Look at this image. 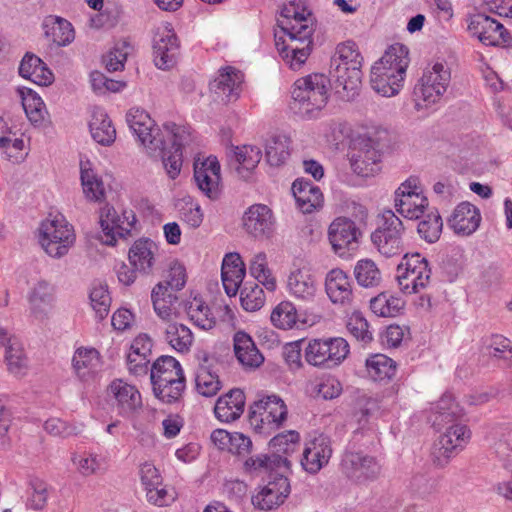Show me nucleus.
Returning <instances> with one entry per match:
<instances>
[{
	"label": "nucleus",
	"instance_id": "nucleus-1",
	"mask_svg": "<svg viewBox=\"0 0 512 512\" xmlns=\"http://www.w3.org/2000/svg\"><path fill=\"white\" fill-rule=\"evenodd\" d=\"M126 120L149 153L162 157L168 176L171 179L177 178L182 168V149L191 141L189 130L175 123H165L160 130L150 115L139 108L130 109Z\"/></svg>",
	"mask_w": 512,
	"mask_h": 512
},
{
	"label": "nucleus",
	"instance_id": "nucleus-2",
	"mask_svg": "<svg viewBox=\"0 0 512 512\" xmlns=\"http://www.w3.org/2000/svg\"><path fill=\"white\" fill-rule=\"evenodd\" d=\"M278 25L287 37L282 47L277 43L278 50L290 68L298 70L306 62L312 49V13L303 3L291 1L282 8Z\"/></svg>",
	"mask_w": 512,
	"mask_h": 512
},
{
	"label": "nucleus",
	"instance_id": "nucleus-3",
	"mask_svg": "<svg viewBox=\"0 0 512 512\" xmlns=\"http://www.w3.org/2000/svg\"><path fill=\"white\" fill-rule=\"evenodd\" d=\"M409 50L400 43L392 44L371 68L370 83L384 97L399 93L409 65Z\"/></svg>",
	"mask_w": 512,
	"mask_h": 512
},
{
	"label": "nucleus",
	"instance_id": "nucleus-4",
	"mask_svg": "<svg viewBox=\"0 0 512 512\" xmlns=\"http://www.w3.org/2000/svg\"><path fill=\"white\" fill-rule=\"evenodd\" d=\"M328 85L329 79L319 73L297 79L291 93L300 113L312 118L321 111L328 101Z\"/></svg>",
	"mask_w": 512,
	"mask_h": 512
},
{
	"label": "nucleus",
	"instance_id": "nucleus-5",
	"mask_svg": "<svg viewBox=\"0 0 512 512\" xmlns=\"http://www.w3.org/2000/svg\"><path fill=\"white\" fill-rule=\"evenodd\" d=\"M288 408L278 395H264L250 407L249 422L260 434H271L287 419Z\"/></svg>",
	"mask_w": 512,
	"mask_h": 512
},
{
	"label": "nucleus",
	"instance_id": "nucleus-6",
	"mask_svg": "<svg viewBox=\"0 0 512 512\" xmlns=\"http://www.w3.org/2000/svg\"><path fill=\"white\" fill-rule=\"evenodd\" d=\"M75 242V234L63 215H50L40 226V243L45 252L54 258L66 255Z\"/></svg>",
	"mask_w": 512,
	"mask_h": 512
},
{
	"label": "nucleus",
	"instance_id": "nucleus-7",
	"mask_svg": "<svg viewBox=\"0 0 512 512\" xmlns=\"http://www.w3.org/2000/svg\"><path fill=\"white\" fill-rule=\"evenodd\" d=\"M404 226L391 210L384 211L379 226L371 234V242L384 258L400 256L404 251Z\"/></svg>",
	"mask_w": 512,
	"mask_h": 512
},
{
	"label": "nucleus",
	"instance_id": "nucleus-8",
	"mask_svg": "<svg viewBox=\"0 0 512 512\" xmlns=\"http://www.w3.org/2000/svg\"><path fill=\"white\" fill-rule=\"evenodd\" d=\"M396 279L403 293H419L431 282L428 260L420 253H406L397 265Z\"/></svg>",
	"mask_w": 512,
	"mask_h": 512
},
{
	"label": "nucleus",
	"instance_id": "nucleus-9",
	"mask_svg": "<svg viewBox=\"0 0 512 512\" xmlns=\"http://www.w3.org/2000/svg\"><path fill=\"white\" fill-rule=\"evenodd\" d=\"M349 351L342 337L312 339L305 348V360L312 366L331 369L341 364Z\"/></svg>",
	"mask_w": 512,
	"mask_h": 512
},
{
	"label": "nucleus",
	"instance_id": "nucleus-10",
	"mask_svg": "<svg viewBox=\"0 0 512 512\" xmlns=\"http://www.w3.org/2000/svg\"><path fill=\"white\" fill-rule=\"evenodd\" d=\"M466 22L470 36L485 46L497 47L512 42L509 31L499 21L484 13L469 15Z\"/></svg>",
	"mask_w": 512,
	"mask_h": 512
},
{
	"label": "nucleus",
	"instance_id": "nucleus-11",
	"mask_svg": "<svg viewBox=\"0 0 512 512\" xmlns=\"http://www.w3.org/2000/svg\"><path fill=\"white\" fill-rule=\"evenodd\" d=\"M451 74L449 68L442 63H436L424 71L414 94L417 100H422L427 105L438 102L447 90Z\"/></svg>",
	"mask_w": 512,
	"mask_h": 512
},
{
	"label": "nucleus",
	"instance_id": "nucleus-12",
	"mask_svg": "<svg viewBox=\"0 0 512 512\" xmlns=\"http://www.w3.org/2000/svg\"><path fill=\"white\" fill-rule=\"evenodd\" d=\"M432 448V459L438 467L446 466L450 459L457 454L458 449L470 439V430L463 424H453L445 428Z\"/></svg>",
	"mask_w": 512,
	"mask_h": 512
},
{
	"label": "nucleus",
	"instance_id": "nucleus-13",
	"mask_svg": "<svg viewBox=\"0 0 512 512\" xmlns=\"http://www.w3.org/2000/svg\"><path fill=\"white\" fill-rule=\"evenodd\" d=\"M328 237L333 251L343 257L357 248L362 231L351 218L341 216L330 224Z\"/></svg>",
	"mask_w": 512,
	"mask_h": 512
},
{
	"label": "nucleus",
	"instance_id": "nucleus-14",
	"mask_svg": "<svg viewBox=\"0 0 512 512\" xmlns=\"http://www.w3.org/2000/svg\"><path fill=\"white\" fill-rule=\"evenodd\" d=\"M345 475L357 484L376 481L382 472L379 462L372 456L360 452H348L342 459Z\"/></svg>",
	"mask_w": 512,
	"mask_h": 512
},
{
	"label": "nucleus",
	"instance_id": "nucleus-15",
	"mask_svg": "<svg viewBox=\"0 0 512 512\" xmlns=\"http://www.w3.org/2000/svg\"><path fill=\"white\" fill-rule=\"evenodd\" d=\"M179 55V42L174 30L163 25L157 28L154 36V63L159 69H170L176 64Z\"/></svg>",
	"mask_w": 512,
	"mask_h": 512
},
{
	"label": "nucleus",
	"instance_id": "nucleus-16",
	"mask_svg": "<svg viewBox=\"0 0 512 512\" xmlns=\"http://www.w3.org/2000/svg\"><path fill=\"white\" fill-rule=\"evenodd\" d=\"M135 222L136 217L132 210H124L119 215L113 207L108 205L101 209L99 223L108 238L105 242L109 245L115 243L116 237L128 235Z\"/></svg>",
	"mask_w": 512,
	"mask_h": 512
},
{
	"label": "nucleus",
	"instance_id": "nucleus-17",
	"mask_svg": "<svg viewBox=\"0 0 512 512\" xmlns=\"http://www.w3.org/2000/svg\"><path fill=\"white\" fill-rule=\"evenodd\" d=\"M194 179L199 190L210 199L220 195V164L216 157L210 156L194 162Z\"/></svg>",
	"mask_w": 512,
	"mask_h": 512
},
{
	"label": "nucleus",
	"instance_id": "nucleus-18",
	"mask_svg": "<svg viewBox=\"0 0 512 512\" xmlns=\"http://www.w3.org/2000/svg\"><path fill=\"white\" fill-rule=\"evenodd\" d=\"M353 171L362 177L373 176L380 170V154L370 139L356 143L350 153Z\"/></svg>",
	"mask_w": 512,
	"mask_h": 512
},
{
	"label": "nucleus",
	"instance_id": "nucleus-19",
	"mask_svg": "<svg viewBox=\"0 0 512 512\" xmlns=\"http://www.w3.org/2000/svg\"><path fill=\"white\" fill-rule=\"evenodd\" d=\"M198 368L195 385L197 392L204 397H213L221 389L222 384L215 371L216 359L206 351L197 353Z\"/></svg>",
	"mask_w": 512,
	"mask_h": 512
},
{
	"label": "nucleus",
	"instance_id": "nucleus-20",
	"mask_svg": "<svg viewBox=\"0 0 512 512\" xmlns=\"http://www.w3.org/2000/svg\"><path fill=\"white\" fill-rule=\"evenodd\" d=\"M331 455L330 440L324 435H319L305 443L300 464L306 472L316 474L328 464Z\"/></svg>",
	"mask_w": 512,
	"mask_h": 512
},
{
	"label": "nucleus",
	"instance_id": "nucleus-21",
	"mask_svg": "<svg viewBox=\"0 0 512 512\" xmlns=\"http://www.w3.org/2000/svg\"><path fill=\"white\" fill-rule=\"evenodd\" d=\"M242 82L243 75L240 71L226 67L219 70L218 75L210 83V90L216 100L229 103L240 96Z\"/></svg>",
	"mask_w": 512,
	"mask_h": 512
},
{
	"label": "nucleus",
	"instance_id": "nucleus-22",
	"mask_svg": "<svg viewBox=\"0 0 512 512\" xmlns=\"http://www.w3.org/2000/svg\"><path fill=\"white\" fill-rule=\"evenodd\" d=\"M243 228L254 238L269 237L274 228V217L271 209L264 204H254L244 213Z\"/></svg>",
	"mask_w": 512,
	"mask_h": 512
},
{
	"label": "nucleus",
	"instance_id": "nucleus-23",
	"mask_svg": "<svg viewBox=\"0 0 512 512\" xmlns=\"http://www.w3.org/2000/svg\"><path fill=\"white\" fill-rule=\"evenodd\" d=\"M325 291L330 301L343 307L351 306L354 295L349 276L341 269L329 271L325 278Z\"/></svg>",
	"mask_w": 512,
	"mask_h": 512
},
{
	"label": "nucleus",
	"instance_id": "nucleus-24",
	"mask_svg": "<svg viewBox=\"0 0 512 512\" xmlns=\"http://www.w3.org/2000/svg\"><path fill=\"white\" fill-rule=\"evenodd\" d=\"M108 394L115 400L119 414L130 416L142 407L140 392L133 385L121 379H115L108 387Z\"/></svg>",
	"mask_w": 512,
	"mask_h": 512
},
{
	"label": "nucleus",
	"instance_id": "nucleus-25",
	"mask_svg": "<svg viewBox=\"0 0 512 512\" xmlns=\"http://www.w3.org/2000/svg\"><path fill=\"white\" fill-rule=\"evenodd\" d=\"M290 493V483L284 476L276 477L252 497V503L261 510H271L281 505Z\"/></svg>",
	"mask_w": 512,
	"mask_h": 512
},
{
	"label": "nucleus",
	"instance_id": "nucleus-26",
	"mask_svg": "<svg viewBox=\"0 0 512 512\" xmlns=\"http://www.w3.org/2000/svg\"><path fill=\"white\" fill-rule=\"evenodd\" d=\"M481 215L479 209L469 202H462L454 209L448 220L453 231L462 236L473 234L479 227Z\"/></svg>",
	"mask_w": 512,
	"mask_h": 512
},
{
	"label": "nucleus",
	"instance_id": "nucleus-27",
	"mask_svg": "<svg viewBox=\"0 0 512 512\" xmlns=\"http://www.w3.org/2000/svg\"><path fill=\"white\" fill-rule=\"evenodd\" d=\"M158 246L148 238L136 240L129 249L130 264L140 273L150 274L157 262Z\"/></svg>",
	"mask_w": 512,
	"mask_h": 512
},
{
	"label": "nucleus",
	"instance_id": "nucleus-28",
	"mask_svg": "<svg viewBox=\"0 0 512 512\" xmlns=\"http://www.w3.org/2000/svg\"><path fill=\"white\" fill-rule=\"evenodd\" d=\"M30 310L33 317L39 321L49 318L54 308V288L46 281H39L29 295Z\"/></svg>",
	"mask_w": 512,
	"mask_h": 512
},
{
	"label": "nucleus",
	"instance_id": "nucleus-29",
	"mask_svg": "<svg viewBox=\"0 0 512 512\" xmlns=\"http://www.w3.org/2000/svg\"><path fill=\"white\" fill-rule=\"evenodd\" d=\"M245 274V265L238 253L225 255L222 262L221 277L224 290L228 296L232 297L237 294Z\"/></svg>",
	"mask_w": 512,
	"mask_h": 512
},
{
	"label": "nucleus",
	"instance_id": "nucleus-30",
	"mask_svg": "<svg viewBox=\"0 0 512 512\" xmlns=\"http://www.w3.org/2000/svg\"><path fill=\"white\" fill-rule=\"evenodd\" d=\"M463 415V409L455 402L453 396L445 394L434 405L430 421L435 428L441 430L453 424H460L458 421Z\"/></svg>",
	"mask_w": 512,
	"mask_h": 512
},
{
	"label": "nucleus",
	"instance_id": "nucleus-31",
	"mask_svg": "<svg viewBox=\"0 0 512 512\" xmlns=\"http://www.w3.org/2000/svg\"><path fill=\"white\" fill-rule=\"evenodd\" d=\"M234 353L239 363L246 369L258 368L264 357L256 347L251 336L244 331H237L233 337Z\"/></svg>",
	"mask_w": 512,
	"mask_h": 512
},
{
	"label": "nucleus",
	"instance_id": "nucleus-32",
	"mask_svg": "<svg viewBox=\"0 0 512 512\" xmlns=\"http://www.w3.org/2000/svg\"><path fill=\"white\" fill-rule=\"evenodd\" d=\"M331 76L336 92L342 97L350 98L356 94L361 84L362 70L358 67L333 64Z\"/></svg>",
	"mask_w": 512,
	"mask_h": 512
},
{
	"label": "nucleus",
	"instance_id": "nucleus-33",
	"mask_svg": "<svg viewBox=\"0 0 512 512\" xmlns=\"http://www.w3.org/2000/svg\"><path fill=\"white\" fill-rule=\"evenodd\" d=\"M245 395L240 389H232L218 398L214 413L222 422H232L238 419L244 411Z\"/></svg>",
	"mask_w": 512,
	"mask_h": 512
},
{
	"label": "nucleus",
	"instance_id": "nucleus-34",
	"mask_svg": "<svg viewBox=\"0 0 512 512\" xmlns=\"http://www.w3.org/2000/svg\"><path fill=\"white\" fill-rule=\"evenodd\" d=\"M287 290L297 300L308 302L314 299L317 286L314 277L305 269H295L287 278Z\"/></svg>",
	"mask_w": 512,
	"mask_h": 512
},
{
	"label": "nucleus",
	"instance_id": "nucleus-35",
	"mask_svg": "<svg viewBox=\"0 0 512 512\" xmlns=\"http://www.w3.org/2000/svg\"><path fill=\"white\" fill-rule=\"evenodd\" d=\"M292 192L298 208L305 214L322 206L323 195L320 188L309 181L297 179L292 185Z\"/></svg>",
	"mask_w": 512,
	"mask_h": 512
},
{
	"label": "nucleus",
	"instance_id": "nucleus-36",
	"mask_svg": "<svg viewBox=\"0 0 512 512\" xmlns=\"http://www.w3.org/2000/svg\"><path fill=\"white\" fill-rule=\"evenodd\" d=\"M19 74L40 86H47L54 79L53 73L46 67L45 63L32 54L24 56L19 66Z\"/></svg>",
	"mask_w": 512,
	"mask_h": 512
},
{
	"label": "nucleus",
	"instance_id": "nucleus-37",
	"mask_svg": "<svg viewBox=\"0 0 512 512\" xmlns=\"http://www.w3.org/2000/svg\"><path fill=\"white\" fill-rule=\"evenodd\" d=\"M93 139L104 146L111 145L116 138V130L107 113L99 107H95L89 123Z\"/></svg>",
	"mask_w": 512,
	"mask_h": 512
},
{
	"label": "nucleus",
	"instance_id": "nucleus-38",
	"mask_svg": "<svg viewBox=\"0 0 512 512\" xmlns=\"http://www.w3.org/2000/svg\"><path fill=\"white\" fill-rule=\"evenodd\" d=\"M152 383L185 381L180 363L172 356H161L151 368Z\"/></svg>",
	"mask_w": 512,
	"mask_h": 512
},
{
	"label": "nucleus",
	"instance_id": "nucleus-39",
	"mask_svg": "<svg viewBox=\"0 0 512 512\" xmlns=\"http://www.w3.org/2000/svg\"><path fill=\"white\" fill-rule=\"evenodd\" d=\"M43 28L46 38L58 46H65L74 39V30L69 21L57 16L45 18Z\"/></svg>",
	"mask_w": 512,
	"mask_h": 512
},
{
	"label": "nucleus",
	"instance_id": "nucleus-40",
	"mask_svg": "<svg viewBox=\"0 0 512 512\" xmlns=\"http://www.w3.org/2000/svg\"><path fill=\"white\" fill-rule=\"evenodd\" d=\"M164 338L174 350L180 353L189 352L194 342V335L190 328L176 321L166 323Z\"/></svg>",
	"mask_w": 512,
	"mask_h": 512
},
{
	"label": "nucleus",
	"instance_id": "nucleus-41",
	"mask_svg": "<svg viewBox=\"0 0 512 512\" xmlns=\"http://www.w3.org/2000/svg\"><path fill=\"white\" fill-rule=\"evenodd\" d=\"M291 139L283 134L270 136L265 142V159L270 166L283 165L290 156Z\"/></svg>",
	"mask_w": 512,
	"mask_h": 512
},
{
	"label": "nucleus",
	"instance_id": "nucleus-42",
	"mask_svg": "<svg viewBox=\"0 0 512 512\" xmlns=\"http://www.w3.org/2000/svg\"><path fill=\"white\" fill-rule=\"evenodd\" d=\"M290 461L280 455H257L250 457L244 462L245 472L252 475L267 473L282 467L289 468Z\"/></svg>",
	"mask_w": 512,
	"mask_h": 512
},
{
	"label": "nucleus",
	"instance_id": "nucleus-43",
	"mask_svg": "<svg viewBox=\"0 0 512 512\" xmlns=\"http://www.w3.org/2000/svg\"><path fill=\"white\" fill-rule=\"evenodd\" d=\"M185 311L193 324L200 329L210 330L216 325V317L210 307L200 298H193L185 305Z\"/></svg>",
	"mask_w": 512,
	"mask_h": 512
},
{
	"label": "nucleus",
	"instance_id": "nucleus-44",
	"mask_svg": "<svg viewBox=\"0 0 512 512\" xmlns=\"http://www.w3.org/2000/svg\"><path fill=\"white\" fill-rule=\"evenodd\" d=\"M72 364L76 374L81 379H86L99 368V353L94 348H78L73 355Z\"/></svg>",
	"mask_w": 512,
	"mask_h": 512
},
{
	"label": "nucleus",
	"instance_id": "nucleus-45",
	"mask_svg": "<svg viewBox=\"0 0 512 512\" xmlns=\"http://www.w3.org/2000/svg\"><path fill=\"white\" fill-rule=\"evenodd\" d=\"M368 375L374 381L392 379L397 370L396 362L384 354H374L366 359Z\"/></svg>",
	"mask_w": 512,
	"mask_h": 512
},
{
	"label": "nucleus",
	"instance_id": "nucleus-46",
	"mask_svg": "<svg viewBox=\"0 0 512 512\" xmlns=\"http://www.w3.org/2000/svg\"><path fill=\"white\" fill-rule=\"evenodd\" d=\"M151 299L156 314L166 323L173 322L172 304L177 300V297L172 292H168L167 285L158 283L153 288Z\"/></svg>",
	"mask_w": 512,
	"mask_h": 512
},
{
	"label": "nucleus",
	"instance_id": "nucleus-47",
	"mask_svg": "<svg viewBox=\"0 0 512 512\" xmlns=\"http://www.w3.org/2000/svg\"><path fill=\"white\" fill-rule=\"evenodd\" d=\"M428 199L425 195L395 197V208L398 213L408 219H418L428 210Z\"/></svg>",
	"mask_w": 512,
	"mask_h": 512
},
{
	"label": "nucleus",
	"instance_id": "nucleus-48",
	"mask_svg": "<svg viewBox=\"0 0 512 512\" xmlns=\"http://www.w3.org/2000/svg\"><path fill=\"white\" fill-rule=\"evenodd\" d=\"M404 307V301L387 293H380L370 301L371 311L380 317H395Z\"/></svg>",
	"mask_w": 512,
	"mask_h": 512
},
{
	"label": "nucleus",
	"instance_id": "nucleus-49",
	"mask_svg": "<svg viewBox=\"0 0 512 512\" xmlns=\"http://www.w3.org/2000/svg\"><path fill=\"white\" fill-rule=\"evenodd\" d=\"M234 156L238 163L236 167L238 174L247 177L244 172L249 173L257 167L262 158V151L257 146L244 145L235 148Z\"/></svg>",
	"mask_w": 512,
	"mask_h": 512
},
{
	"label": "nucleus",
	"instance_id": "nucleus-50",
	"mask_svg": "<svg viewBox=\"0 0 512 512\" xmlns=\"http://www.w3.org/2000/svg\"><path fill=\"white\" fill-rule=\"evenodd\" d=\"M249 271L268 291L273 292L276 289V279L268 268L267 256L264 252L254 255L250 262Z\"/></svg>",
	"mask_w": 512,
	"mask_h": 512
},
{
	"label": "nucleus",
	"instance_id": "nucleus-51",
	"mask_svg": "<svg viewBox=\"0 0 512 512\" xmlns=\"http://www.w3.org/2000/svg\"><path fill=\"white\" fill-rule=\"evenodd\" d=\"M354 275L358 284L366 288L376 287L382 280L379 268L371 259L359 260L354 267Z\"/></svg>",
	"mask_w": 512,
	"mask_h": 512
},
{
	"label": "nucleus",
	"instance_id": "nucleus-52",
	"mask_svg": "<svg viewBox=\"0 0 512 512\" xmlns=\"http://www.w3.org/2000/svg\"><path fill=\"white\" fill-rule=\"evenodd\" d=\"M23 109L29 121L35 126L44 124L47 116V110L43 100L32 90H28L22 95Z\"/></svg>",
	"mask_w": 512,
	"mask_h": 512
},
{
	"label": "nucleus",
	"instance_id": "nucleus-53",
	"mask_svg": "<svg viewBox=\"0 0 512 512\" xmlns=\"http://www.w3.org/2000/svg\"><path fill=\"white\" fill-rule=\"evenodd\" d=\"M443 222L437 211L427 213L418 224V233L428 243L436 242L441 235Z\"/></svg>",
	"mask_w": 512,
	"mask_h": 512
},
{
	"label": "nucleus",
	"instance_id": "nucleus-54",
	"mask_svg": "<svg viewBox=\"0 0 512 512\" xmlns=\"http://www.w3.org/2000/svg\"><path fill=\"white\" fill-rule=\"evenodd\" d=\"M299 440L300 436L296 431H288L276 435L269 442V446L273 451L272 455H280L288 459V456L295 452Z\"/></svg>",
	"mask_w": 512,
	"mask_h": 512
},
{
	"label": "nucleus",
	"instance_id": "nucleus-55",
	"mask_svg": "<svg viewBox=\"0 0 512 512\" xmlns=\"http://www.w3.org/2000/svg\"><path fill=\"white\" fill-rule=\"evenodd\" d=\"M83 192L90 201H100L104 198L105 187L102 179L91 169H81Z\"/></svg>",
	"mask_w": 512,
	"mask_h": 512
},
{
	"label": "nucleus",
	"instance_id": "nucleus-56",
	"mask_svg": "<svg viewBox=\"0 0 512 512\" xmlns=\"http://www.w3.org/2000/svg\"><path fill=\"white\" fill-rule=\"evenodd\" d=\"M5 359L10 373L17 377L26 374L28 369L27 358L18 342H13L6 347Z\"/></svg>",
	"mask_w": 512,
	"mask_h": 512
},
{
	"label": "nucleus",
	"instance_id": "nucleus-57",
	"mask_svg": "<svg viewBox=\"0 0 512 512\" xmlns=\"http://www.w3.org/2000/svg\"><path fill=\"white\" fill-rule=\"evenodd\" d=\"M272 323L280 329H291L297 322V311L293 303L283 301L271 313Z\"/></svg>",
	"mask_w": 512,
	"mask_h": 512
},
{
	"label": "nucleus",
	"instance_id": "nucleus-58",
	"mask_svg": "<svg viewBox=\"0 0 512 512\" xmlns=\"http://www.w3.org/2000/svg\"><path fill=\"white\" fill-rule=\"evenodd\" d=\"M363 57L354 42H345L337 46L336 55L332 64H340L362 68Z\"/></svg>",
	"mask_w": 512,
	"mask_h": 512
},
{
	"label": "nucleus",
	"instance_id": "nucleus-59",
	"mask_svg": "<svg viewBox=\"0 0 512 512\" xmlns=\"http://www.w3.org/2000/svg\"><path fill=\"white\" fill-rule=\"evenodd\" d=\"M240 301L246 311H257L265 303L264 291L256 283H247L240 292Z\"/></svg>",
	"mask_w": 512,
	"mask_h": 512
},
{
	"label": "nucleus",
	"instance_id": "nucleus-60",
	"mask_svg": "<svg viewBox=\"0 0 512 512\" xmlns=\"http://www.w3.org/2000/svg\"><path fill=\"white\" fill-rule=\"evenodd\" d=\"M131 51L132 47L129 42L120 41L116 43L103 59L106 69L110 72L122 70Z\"/></svg>",
	"mask_w": 512,
	"mask_h": 512
},
{
	"label": "nucleus",
	"instance_id": "nucleus-61",
	"mask_svg": "<svg viewBox=\"0 0 512 512\" xmlns=\"http://www.w3.org/2000/svg\"><path fill=\"white\" fill-rule=\"evenodd\" d=\"M90 301L98 319H104L108 315L111 306V297L107 286L103 284L93 286L90 292Z\"/></svg>",
	"mask_w": 512,
	"mask_h": 512
},
{
	"label": "nucleus",
	"instance_id": "nucleus-62",
	"mask_svg": "<svg viewBox=\"0 0 512 512\" xmlns=\"http://www.w3.org/2000/svg\"><path fill=\"white\" fill-rule=\"evenodd\" d=\"M157 398L165 403H172L180 399L185 381H171L170 383H152Z\"/></svg>",
	"mask_w": 512,
	"mask_h": 512
},
{
	"label": "nucleus",
	"instance_id": "nucleus-63",
	"mask_svg": "<svg viewBox=\"0 0 512 512\" xmlns=\"http://www.w3.org/2000/svg\"><path fill=\"white\" fill-rule=\"evenodd\" d=\"M348 331L359 341L368 343L373 339L369 324L360 312H353L347 322Z\"/></svg>",
	"mask_w": 512,
	"mask_h": 512
},
{
	"label": "nucleus",
	"instance_id": "nucleus-64",
	"mask_svg": "<svg viewBox=\"0 0 512 512\" xmlns=\"http://www.w3.org/2000/svg\"><path fill=\"white\" fill-rule=\"evenodd\" d=\"M147 501L158 507H165L172 504L176 499L174 489L167 488L166 486L155 485L145 490Z\"/></svg>",
	"mask_w": 512,
	"mask_h": 512
}]
</instances>
